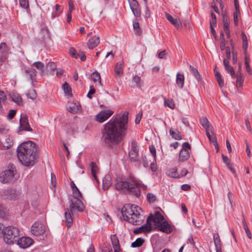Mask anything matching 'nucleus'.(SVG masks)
Returning a JSON list of instances; mask_svg holds the SVG:
<instances>
[{
  "label": "nucleus",
  "instance_id": "1",
  "mask_svg": "<svg viewBox=\"0 0 252 252\" xmlns=\"http://www.w3.org/2000/svg\"><path fill=\"white\" fill-rule=\"evenodd\" d=\"M128 113L119 114L104 126L102 138L105 144L111 145L121 142L128 129Z\"/></svg>",
  "mask_w": 252,
  "mask_h": 252
},
{
  "label": "nucleus",
  "instance_id": "2",
  "mask_svg": "<svg viewBox=\"0 0 252 252\" xmlns=\"http://www.w3.org/2000/svg\"><path fill=\"white\" fill-rule=\"evenodd\" d=\"M73 195L70 198L69 208L66 209L64 212L65 221L68 227H70L73 222L71 214L75 213L76 212H83L84 210L85 206L81 200L83 199L82 194L74 183L72 181L70 183Z\"/></svg>",
  "mask_w": 252,
  "mask_h": 252
},
{
  "label": "nucleus",
  "instance_id": "3",
  "mask_svg": "<svg viewBox=\"0 0 252 252\" xmlns=\"http://www.w3.org/2000/svg\"><path fill=\"white\" fill-rule=\"evenodd\" d=\"M17 157L24 165L29 166L34 164L36 156V144L32 141L21 143L17 149Z\"/></svg>",
  "mask_w": 252,
  "mask_h": 252
},
{
  "label": "nucleus",
  "instance_id": "4",
  "mask_svg": "<svg viewBox=\"0 0 252 252\" xmlns=\"http://www.w3.org/2000/svg\"><path fill=\"white\" fill-rule=\"evenodd\" d=\"M140 207L130 204H126L122 209V214L125 220L133 225H140L144 220Z\"/></svg>",
  "mask_w": 252,
  "mask_h": 252
},
{
  "label": "nucleus",
  "instance_id": "5",
  "mask_svg": "<svg viewBox=\"0 0 252 252\" xmlns=\"http://www.w3.org/2000/svg\"><path fill=\"white\" fill-rule=\"evenodd\" d=\"M116 189L123 193L132 194L136 197L140 195V191L133 179L119 178L116 181L115 184Z\"/></svg>",
  "mask_w": 252,
  "mask_h": 252
},
{
  "label": "nucleus",
  "instance_id": "6",
  "mask_svg": "<svg viewBox=\"0 0 252 252\" xmlns=\"http://www.w3.org/2000/svg\"><path fill=\"white\" fill-rule=\"evenodd\" d=\"M20 236V230L17 227L9 225L5 228L3 240L8 244H12L17 241Z\"/></svg>",
  "mask_w": 252,
  "mask_h": 252
},
{
  "label": "nucleus",
  "instance_id": "7",
  "mask_svg": "<svg viewBox=\"0 0 252 252\" xmlns=\"http://www.w3.org/2000/svg\"><path fill=\"white\" fill-rule=\"evenodd\" d=\"M16 170L15 167L11 165L8 169L0 173V182L2 184L12 183L14 181Z\"/></svg>",
  "mask_w": 252,
  "mask_h": 252
},
{
  "label": "nucleus",
  "instance_id": "8",
  "mask_svg": "<svg viewBox=\"0 0 252 252\" xmlns=\"http://www.w3.org/2000/svg\"><path fill=\"white\" fill-rule=\"evenodd\" d=\"M191 146L188 142H185L183 144V148L180 150L179 160L180 161H184L188 160L190 155Z\"/></svg>",
  "mask_w": 252,
  "mask_h": 252
},
{
  "label": "nucleus",
  "instance_id": "9",
  "mask_svg": "<svg viewBox=\"0 0 252 252\" xmlns=\"http://www.w3.org/2000/svg\"><path fill=\"white\" fill-rule=\"evenodd\" d=\"M46 231V226L39 221L35 222L31 227V232L35 236L43 234Z\"/></svg>",
  "mask_w": 252,
  "mask_h": 252
},
{
  "label": "nucleus",
  "instance_id": "10",
  "mask_svg": "<svg viewBox=\"0 0 252 252\" xmlns=\"http://www.w3.org/2000/svg\"><path fill=\"white\" fill-rule=\"evenodd\" d=\"M20 126L19 131L25 130L32 131V129L28 121V118L26 114H22L19 121Z\"/></svg>",
  "mask_w": 252,
  "mask_h": 252
},
{
  "label": "nucleus",
  "instance_id": "11",
  "mask_svg": "<svg viewBox=\"0 0 252 252\" xmlns=\"http://www.w3.org/2000/svg\"><path fill=\"white\" fill-rule=\"evenodd\" d=\"M3 193L5 198L10 200H16L20 195L19 191L12 188L4 190Z\"/></svg>",
  "mask_w": 252,
  "mask_h": 252
},
{
  "label": "nucleus",
  "instance_id": "12",
  "mask_svg": "<svg viewBox=\"0 0 252 252\" xmlns=\"http://www.w3.org/2000/svg\"><path fill=\"white\" fill-rule=\"evenodd\" d=\"M131 149L129 152V157L131 160L136 161L138 160V156L139 149L137 142L135 140H133L131 143Z\"/></svg>",
  "mask_w": 252,
  "mask_h": 252
},
{
  "label": "nucleus",
  "instance_id": "13",
  "mask_svg": "<svg viewBox=\"0 0 252 252\" xmlns=\"http://www.w3.org/2000/svg\"><path fill=\"white\" fill-rule=\"evenodd\" d=\"M113 113L114 112L111 110L101 111L96 115L95 120L99 123H103L110 118Z\"/></svg>",
  "mask_w": 252,
  "mask_h": 252
},
{
  "label": "nucleus",
  "instance_id": "14",
  "mask_svg": "<svg viewBox=\"0 0 252 252\" xmlns=\"http://www.w3.org/2000/svg\"><path fill=\"white\" fill-rule=\"evenodd\" d=\"M151 217H148L146 223L141 226L140 227L135 229L133 231L134 233L138 234L140 233H148L151 231L152 226L150 223Z\"/></svg>",
  "mask_w": 252,
  "mask_h": 252
},
{
  "label": "nucleus",
  "instance_id": "15",
  "mask_svg": "<svg viewBox=\"0 0 252 252\" xmlns=\"http://www.w3.org/2000/svg\"><path fill=\"white\" fill-rule=\"evenodd\" d=\"M33 242L32 239L28 237H19L17 241H16V244L22 248H27L29 247Z\"/></svg>",
  "mask_w": 252,
  "mask_h": 252
},
{
  "label": "nucleus",
  "instance_id": "16",
  "mask_svg": "<svg viewBox=\"0 0 252 252\" xmlns=\"http://www.w3.org/2000/svg\"><path fill=\"white\" fill-rule=\"evenodd\" d=\"M0 51L1 53V55H0V63H1L6 59L7 54L8 52V48L5 43L2 42L0 43Z\"/></svg>",
  "mask_w": 252,
  "mask_h": 252
},
{
  "label": "nucleus",
  "instance_id": "17",
  "mask_svg": "<svg viewBox=\"0 0 252 252\" xmlns=\"http://www.w3.org/2000/svg\"><path fill=\"white\" fill-rule=\"evenodd\" d=\"M148 217H151L150 223L154 222L155 226L163 221L164 219L163 216L158 211H156L155 216L151 215Z\"/></svg>",
  "mask_w": 252,
  "mask_h": 252
},
{
  "label": "nucleus",
  "instance_id": "18",
  "mask_svg": "<svg viewBox=\"0 0 252 252\" xmlns=\"http://www.w3.org/2000/svg\"><path fill=\"white\" fill-rule=\"evenodd\" d=\"M67 109L71 113H77L80 111L81 106L78 103L69 102L66 105Z\"/></svg>",
  "mask_w": 252,
  "mask_h": 252
},
{
  "label": "nucleus",
  "instance_id": "19",
  "mask_svg": "<svg viewBox=\"0 0 252 252\" xmlns=\"http://www.w3.org/2000/svg\"><path fill=\"white\" fill-rule=\"evenodd\" d=\"M156 226L158 227L160 231L167 234L170 233L172 231L170 225L166 221H163L157 225Z\"/></svg>",
  "mask_w": 252,
  "mask_h": 252
},
{
  "label": "nucleus",
  "instance_id": "20",
  "mask_svg": "<svg viewBox=\"0 0 252 252\" xmlns=\"http://www.w3.org/2000/svg\"><path fill=\"white\" fill-rule=\"evenodd\" d=\"M99 37L98 36H93L87 42V46L89 49H92L96 47L99 43Z\"/></svg>",
  "mask_w": 252,
  "mask_h": 252
},
{
  "label": "nucleus",
  "instance_id": "21",
  "mask_svg": "<svg viewBox=\"0 0 252 252\" xmlns=\"http://www.w3.org/2000/svg\"><path fill=\"white\" fill-rule=\"evenodd\" d=\"M222 158V160L224 163H225L228 169L231 171L232 174L236 176V173L235 170L232 167V164L230 162V159L226 156H224L223 154L221 155Z\"/></svg>",
  "mask_w": 252,
  "mask_h": 252
},
{
  "label": "nucleus",
  "instance_id": "22",
  "mask_svg": "<svg viewBox=\"0 0 252 252\" xmlns=\"http://www.w3.org/2000/svg\"><path fill=\"white\" fill-rule=\"evenodd\" d=\"M166 19L171 22L177 28H180L182 27L181 22L179 19H174L171 15L168 13L165 14Z\"/></svg>",
  "mask_w": 252,
  "mask_h": 252
},
{
  "label": "nucleus",
  "instance_id": "23",
  "mask_svg": "<svg viewBox=\"0 0 252 252\" xmlns=\"http://www.w3.org/2000/svg\"><path fill=\"white\" fill-rule=\"evenodd\" d=\"M215 76L216 77V79L217 81V82L219 85V86L220 88H222L224 85V80L222 78L220 74L219 73V71H218L216 69V68H215L214 70Z\"/></svg>",
  "mask_w": 252,
  "mask_h": 252
},
{
  "label": "nucleus",
  "instance_id": "24",
  "mask_svg": "<svg viewBox=\"0 0 252 252\" xmlns=\"http://www.w3.org/2000/svg\"><path fill=\"white\" fill-rule=\"evenodd\" d=\"M184 76L180 73H177L176 75V82L177 86L180 89H182L184 87Z\"/></svg>",
  "mask_w": 252,
  "mask_h": 252
},
{
  "label": "nucleus",
  "instance_id": "25",
  "mask_svg": "<svg viewBox=\"0 0 252 252\" xmlns=\"http://www.w3.org/2000/svg\"><path fill=\"white\" fill-rule=\"evenodd\" d=\"M10 97L12 100L18 104L21 105L22 104V98L18 93L12 92L10 94Z\"/></svg>",
  "mask_w": 252,
  "mask_h": 252
},
{
  "label": "nucleus",
  "instance_id": "26",
  "mask_svg": "<svg viewBox=\"0 0 252 252\" xmlns=\"http://www.w3.org/2000/svg\"><path fill=\"white\" fill-rule=\"evenodd\" d=\"M166 174L168 176L171 178H180L179 174L177 172V168L176 167L167 170L166 172Z\"/></svg>",
  "mask_w": 252,
  "mask_h": 252
},
{
  "label": "nucleus",
  "instance_id": "27",
  "mask_svg": "<svg viewBox=\"0 0 252 252\" xmlns=\"http://www.w3.org/2000/svg\"><path fill=\"white\" fill-rule=\"evenodd\" d=\"M115 75L116 76H121L123 74V68L122 64L119 62L116 63L114 69Z\"/></svg>",
  "mask_w": 252,
  "mask_h": 252
},
{
  "label": "nucleus",
  "instance_id": "28",
  "mask_svg": "<svg viewBox=\"0 0 252 252\" xmlns=\"http://www.w3.org/2000/svg\"><path fill=\"white\" fill-rule=\"evenodd\" d=\"M212 131H213V129L206 130V135H207L208 138H209V139L210 140V141L214 143V145L215 146V148L217 149V151H218L219 147L218 145L216 138L215 137H212L210 133V132L212 133Z\"/></svg>",
  "mask_w": 252,
  "mask_h": 252
},
{
  "label": "nucleus",
  "instance_id": "29",
  "mask_svg": "<svg viewBox=\"0 0 252 252\" xmlns=\"http://www.w3.org/2000/svg\"><path fill=\"white\" fill-rule=\"evenodd\" d=\"M170 135L175 139L180 140L182 139V136L181 133L177 129L175 130L172 128L169 130Z\"/></svg>",
  "mask_w": 252,
  "mask_h": 252
},
{
  "label": "nucleus",
  "instance_id": "30",
  "mask_svg": "<svg viewBox=\"0 0 252 252\" xmlns=\"http://www.w3.org/2000/svg\"><path fill=\"white\" fill-rule=\"evenodd\" d=\"M201 125L206 130L213 129V127L210 125V123L206 117H202L200 120Z\"/></svg>",
  "mask_w": 252,
  "mask_h": 252
},
{
  "label": "nucleus",
  "instance_id": "31",
  "mask_svg": "<svg viewBox=\"0 0 252 252\" xmlns=\"http://www.w3.org/2000/svg\"><path fill=\"white\" fill-rule=\"evenodd\" d=\"M214 241L216 249L219 250L221 248V241L218 233H215L214 235Z\"/></svg>",
  "mask_w": 252,
  "mask_h": 252
},
{
  "label": "nucleus",
  "instance_id": "32",
  "mask_svg": "<svg viewBox=\"0 0 252 252\" xmlns=\"http://www.w3.org/2000/svg\"><path fill=\"white\" fill-rule=\"evenodd\" d=\"M62 87L64 90V92L65 95H67L68 96H72V94L71 92V88L69 86L68 83L65 82L63 84Z\"/></svg>",
  "mask_w": 252,
  "mask_h": 252
},
{
  "label": "nucleus",
  "instance_id": "33",
  "mask_svg": "<svg viewBox=\"0 0 252 252\" xmlns=\"http://www.w3.org/2000/svg\"><path fill=\"white\" fill-rule=\"evenodd\" d=\"M133 87H140L141 85V78L139 76L135 75L133 77L132 80Z\"/></svg>",
  "mask_w": 252,
  "mask_h": 252
},
{
  "label": "nucleus",
  "instance_id": "34",
  "mask_svg": "<svg viewBox=\"0 0 252 252\" xmlns=\"http://www.w3.org/2000/svg\"><path fill=\"white\" fill-rule=\"evenodd\" d=\"M222 22L223 25V30L224 31H226L229 30V22L228 17L223 14L222 15Z\"/></svg>",
  "mask_w": 252,
  "mask_h": 252
},
{
  "label": "nucleus",
  "instance_id": "35",
  "mask_svg": "<svg viewBox=\"0 0 252 252\" xmlns=\"http://www.w3.org/2000/svg\"><path fill=\"white\" fill-rule=\"evenodd\" d=\"M27 74L30 75V78L32 81L35 79V76L36 75V71L35 69L32 68H29L26 70Z\"/></svg>",
  "mask_w": 252,
  "mask_h": 252
},
{
  "label": "nucleus",
  "instance_id": "36",
  "mask_svg": "<svg viewBox=\"0 0 252 252\" xmlns=\"http://www.w3.org/2000/svg\"><path fill=\"white\" fill-rule=\"evenodd\" d=\"M111 240L114 249H120L119 240L115 235L111 236Z\"/></svg>",
  "mask_w": 252,
  "mask_h": 252
},
{
  "label": "nucleus",
  "instance_id": "37",
  "mask_svg": "<svg viewBox=\"0 0 252 252\" xmlns=\"http://www.w3.org/2000/svg\"><path fill=\"white\" fill-rule=\"evenodd\" d=\"M144 239L141 238H138L134 242L132 243L131 247L132 248L140 247L144 244Z\"/></svg>",
  "mask_w": 252,
  "mask_h": 252
},
{
  "label": "nucleus",
  "instance_id": "38",
  "mask_svg": "<svg viewBox=\"0 0 252 252\" xmlns=\"http://www.w3.org/2000/svg\"><path fill=\"white\" fill-rule=\"evenodd\" d=\"M133 27L135 30V33L137 35H140L142 33V31L140 28V26L138 22L136 20L133 22Z\"/></svg>",
  "mask_w": 252,
  "mask_h": 252
},
{
  "label": "nucleus",
  "instance_id": "39",
  "mask_svg": "<svg viewBox=\"0 0 252 252\" xmlns=\"http://www.w3.org/2000/svg\"><path fill=\"white\" fill-rule=\"evenodd\" d=\"M91 173L94 179L95 180H97V176H96V173L97 172V167L96 165L94 162H92L91 163Z\"/></svg>",
  "mask_w": 252,
  "mask_h": 252
},
{
  "label": "nucleus",
  "instance_id": "40",
  "mask_svg": "<svg viewBox=\"0 0 252 252\" xmlns=\"http://www.w3.org/2000/svg\"><path fill=\"white\" fill-rule=\"evenodd\" d=\"M111 185V180L109 179V177H105L102 181V187L104 190L107 189Z\"/></svg>",
  "mask_w": 252,
  "mask_h": 252
},
{
  "label": "nucleus",
  "instance_id": "41",
  "mask_svg": "<svg viewBox=\"0 0 252 252\" xmlns=\"http://www.w3.org/2000/svg\"><path fill=\"white\" fill-rule=\"evenodd\" d=\"M223 63L224 67L225 70L227 73H230L231 71H234L233 68L229 65V61L224 59L223 61Z\"/></svg>",
  "mask_w": 252,
  "mask_h": 252
},
{
  "label": "nucleus",
  "instance_id": "42",
  "mask_svg": "<svg viewBox=\"0 0 252 252\" xmlns=\"http://www.w3.org/2000/svg\"><path fill=\"white\" fill-rule=\"evenodd\" d=\"M91 78L93 79L94 82H96L98 81V83L99 85H101V78L100 76V74L97 72H94L91 75Z\"/></svg>",
  "mask_w": 252,
  "mask_h": 252
},
{
  "label": "nucleus",
  "instance_id": "43",
  "mask_svg": "<svg viewBox=\"0 0 252 252\" xmlns=\"http://www.w3.org/2000/svg\"><path fill=\"white\" fill-rule=\"evenodd\" d=\"M189 67L191 73L194 76L196 79L199 81L200 79V75L197 70L191 65H189Z\"/></svg>",
  "mask_w": 252,
  "mask_h": 252
},
{
  "label": "nucleus",
  "instance_id": "44",
  "mask_svg": "<svg viewBox=\"0 0 252 252\" xmlns=\"http://www.w3.org/2000/svg\"><path fill=\"white\" fill-rule=\"evenodd\" d=\"M164 105L165 106H168L171 109H174L175 107V104L174 101L172 99H169L167 98H164Z\"/></svg>",
  "mask_w": 252,
  "mask_h": 252
},
{
  "label": "nucleus",
  "instance_id": "45",
  "mask_svg": "<svg viewBox=\"0 0 252 252\" xmlns=\"http://www.w3.org/2000/svg\"><path fill=\"white\" fill-rule=\"evenodd\" d=\"M244 81V79L241 73H237L236 76V85L237 86L238 85L239 87L242 86L243 83Z\"/></svg>",
  "mask_w": 252,
  "mask_h": 252
},
{
  "label": "nucleus",
  "instance_id": "46",
  "mask_svg": "<svg viewBox=\"0 0 252 252\" xmlns=\"http://www.w3.org/2000/svg\"><path fill=\"white\" fill-rule=\"evenodd\" d=\"M131 10L135 17H140L141 16V10L139 6L132 8Z\"/></svg>",
  "mask_w": 252,
  "mask_h": 252
},
{
  "label": "nucleus",
  "instance_id": "47",
  "mask_svg": "<svg viewBox=\"0 0 252 252\" xmlns=\"http://www.w3.org/2000/svg\"><path fill=\"white\" fill-rule=\"evenodd\" d=\"M242 223H243L244 229H245V230L246 231V233L247 234L248 237L249 238L251 239L252 237L250 229H249V228L248 227V225H247L245 220H243Z\"/></svg>",
  "mask_w": 252,
  "mask_h": 252
},
{
  "label": "nucleus",
  "instance_id": "48",
  "mask_svg": "<svg viewBox=\"0 0 252 252\" xmlns=\"http://www.w3.org/2000/svg\"><path fill=\"white\" fill-rule=\"evenodd\" d=\"M32 66H35L37 69L43 71L44 68V64L40 62H36L32 64Z\"/></svg>",
  "mask_w": 252,
  "mask_h": 252
},
{
  "label": "nucleus",
  "instance_id": "49",
  "mask_svg": "<svg viewBox=\"0 0 252 252\" xmlns=\"http://www.w3.org/2000/svg\"><path fill=\"white\" fill-rule=\"evenodd\" d=\"M147 198L150 203H154L156 200V196L152 193H148L147 195Z\"/></svg>",
  "mask_w": 252,
  "mask_h": 252
},
{
  "label": "nucleus",
  "instance_id": "50",
  "mask_svg": "<svg viewBox=\"0 0 252 252\" xmlns=\"http://www.w3.org/2000/svg\"><path fill=\"white\" fill-rule=\"evenodd\" d=\"M13 145V141L10 138L5 139V143H3V146L8 149Z\"/></svg>",
  "mask_w": 252,
  "mask_h": 252
},
{
  "label": "nucleus",
  "instance_id": "51",
  "mask_svg": "<svg viewBox=\"0 0 252 252\" xmlns=\"http://www.w3.org/2000/svg\"><path fill=\"white\" fill-rule=\"evenodd\" d=\"M69 53L72 57L78 59L80 56V53H77L76 50L73 48H71L69 50Z\"/></svg>",
  "mask_w": 252,
  "mask_h": 252
},
{
  "label": "nucleus",
  "instance_id": "52",
  "mask_svg": "<svg viewBox=\"0 0 252 252\" xmlns=\"http://www.w3.org/2000/svg\"><path fill=\"white\" fill-rule=\"evenodd\" d=\"M220 36L222 38V41H221L220 43V48L221 51L225 50H226V47H225V41L224 39V34L223 32L220 33Z\"/></svg>",
  "mask_w": 252,
  "mask_h": 252
},
{
  "label": "nucleus",
  "instance_id": "53",
  "mask_svg": "<svg viewBox=\"0 0 252 252\" xmlns=\"http://www.w3.org/2000/svg\"><path fill=\"white\" fill-rule=\"evenodd\" d=\"M20 6L25 9H27L29 7V1L28 0H19Z\"/></svg>",
  "mask_w": 252,
  "mask_h": 252
},
{
  "label": "nucleus",
  "instance_id": "54",
  "mask_svg": "<svg viewBox=\"0 0 252 252\" xmlns=\"http://www.w3.org/2000/svg\"><path fill=\"white\" fill-rule=\"evenodd\" d=\"M130 9L139 6L136 0H128Z\"/></svg>",
  "mask_w": 252,
  "mask_h": 252
},
{
  "label": "nucleus",
  "instance_id": "55",
  "mask_svg": "<svg viewBox=\"0 0 252 252\" xmlns=\"http://www.w3.org/2000/svg\"><path fill=\"white\" fill-rule=\"evenodd\" d=\"M150 151L152 155L153 160H156V150L154 146L151 145L149 147Z\"/></svg>",
  "mask_w": 252,
  "mask_h": 252
},
{
  "label": "nucleus",
  "instance_id": "56",
  "mask_svg": "<svg viewBox=\"0 0 252 252\" xmlns=\"http://www.w3.org/2000/svg\"><path fill=\"white\" fill-rule=\"evenodd\" d=\"M47 67L48 69H50L51 71H53L56 69L57 66L55 63L49 62L47 64Z\"/></svg>",
  "mask_w": 252,
  "mask_h": 252
},
{
  "label": "nucleus",
  "instance_id": "57",
  "mask_svg": "<svg viewBox=\"0 0 252 252\" xmlns=\"http://www.w3.org/2000/svg\"><path fill=\"white\" fill-rule=\"evenodd\" d=\"M212 21L210 22V26H216L217 25L216 16L213 13H211Z\"/></svg>",
  "mask_w": 252,
  "mask_h": 252
},
{
  "label": "nucleus",
  "instance_id": "58",
  "mask_svg": "<svg viewBox=\"0 0 252 252\" xmlns=\"http://www.w3.org/2000/svg\"><path fill=\"white\" fill-rule=\"evenodd\" d=\"M16 113V110H15L14 109L10 110L9 111L8 115L7 116L8 119H9V120L12 119L15 116Z\"/></svg>",
  "mask_w": 252,
  "mask_h": 252
},
{
  "label": "nucleus",
  "instance_id": "59",
  "mask_svg": "<svg viewBox=\"0 0 252 252\" xmlns=\"http://www.w3.org/2000/svg\"><path fill=\"white\" fill-rule=\"evenodd\" d=\"M95 92V90L93 86H90V89L89 93L87 94V97L89 98H92V95L94 94Z\"/></svg>",
  "mask_w": 252,
  "mask_h": 252
},
{
  "label": "nucleus",
  "instance_id": "60",
  "mask_svg": "<svg viewBox=\"0 0 252 252\" xmlns=\"http://www.w3.org/2000/svg\"><path fill=\"white\" fill-rule=\"evenodd\" d=\"M245 64L246 65V68L247 72L250 74H252V70L249 66V62L248 61L247 58H246L245 59Z\"/></svg>",
  "mask_w": 252,
  "mask_h": 252
},
{
  "label": "nucleus",
  "instance_id": "61",
  "mask_svg": "<svg viewBox=\"0 0 252 252\" xmlns=\"http://www.w3.org/2000/svg\"><path fill=\"white\" fill-rule=\"evenodd\" d=\"M6 95L5 93L3 91H0V100L2 102L5 101Z\"/></svg>",
  "mask_w": 252,
  "mask_h": 252
},
{
  "label": "nucleus",
  "instance_id": "62",
  "mask_svg": "<svg viewBox=\"0 0 252 252\" xmlns=\"http://www.w3.org/2000/svg\"><path fill=\"white\" fill-rule=\"evenodd\" d=\"M225 52H226V56L227 58L226 60L229 61V60H230V57H231V52H230V49L229 47L226 46Z\"/></svg>",
  "mask_w": 252,
  "mask_h": 252
},
{
  "label": "nucleus",
  "instance_id": "63",
  "mask_svg": "<svg viewBox=\"0 0 252 252\" xmlns=\"http://www.w3.org/2000/svg\"><path fill=\"white\" fill-rule=\"evenodd\" d=\"M188 173V171L186 168H183L180 171V172L179 174L180 178L186 176Z\"/></svg>",
  "mask_w": 252,
  "mask_h": 252
},
{
  "label": "nucleus",
  "instance_id": "64",
  "mask_svg": "<svg viewBox=\"0 0 252 252\" xmlns=\"http://www.w3.org/2000/svg\"><path fill=\"white\" fill-rule=\"evenodd\" d=\"M142 113H138L136 115V119H135V123L136 124H138L140 123V121H141V118H142Z\"/></svg>",
  "mask_w": 252,
  "mask_h": 252
}]
</instances>
